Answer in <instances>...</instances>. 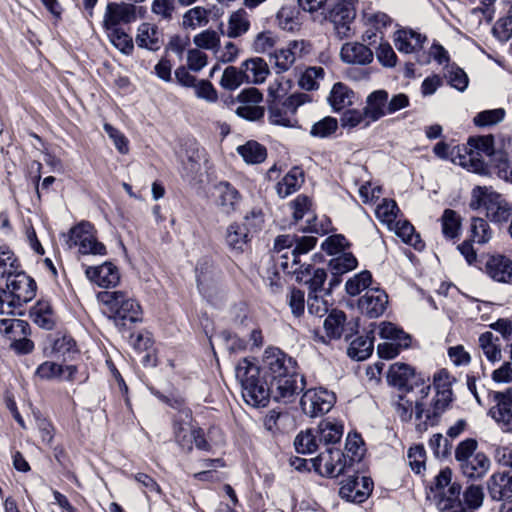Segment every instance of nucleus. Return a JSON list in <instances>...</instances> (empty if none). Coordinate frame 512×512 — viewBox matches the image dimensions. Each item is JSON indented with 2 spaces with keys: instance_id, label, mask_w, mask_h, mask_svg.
Masks as SVG:
<instances>
[{
  "instance_id": "obj_2",
  "label": "nucleus",
  "mask_w": 512,
  "mask_h": 512,
  "mask_svg": "<svg viewBox=\"0 0 512 512\" xmlns=\"http://www.w3.org/2000/svg\"><path fill=\"white\" fill-rule=\"evenodd\" d=\"M98 301L114 324L121 330L142 321V309L139 303L122 291H105L97 295Z\"/></svg>"
},
{
  "instance_id": "obj_12",
  "label": "nucleus",
  "mask_w": 512,
  "mask_h": 512,
  "mask_svg": "<svg viewBox=\"0 0 512 512\" xmlns=\"http://www.w3.org/2000/svg\"><path fill=\"white\" fill-rule=\"evenodd\" d=\"M270 380L297 376L296 361L279 349H270L265 354Z\"/></svg>"
},
{
  "instance_id": "obj_54",
  "label": "nucleus",
  "mask_w": 512,
  "mask_h": 512,
  "mask_svg": "<svg viewBox=\"0 0 512 512\" xmlns=\"http://www.w3.org/2000/svg\"><path fill=\"white\" fill-rule=\"evenodd\" d=\"M292 215L295 223L307 216V222L315 219L311 210L312 202L305 195H298L291 203Z\"/></svg>"
},
{
  "instance_id": "obj_29",
  "label": "nucleus",
  "mask_w": 512,
  "mask_h": 512,
  "mask_svg": "<svg viewBox=\"0 0 512 512\" xmlns=\"http://www.w3.org/2000/svg\"><path fill=\"white\" fill-rule=\"evenodd\" d=\"M341 59L348 64L366 65L372 62L373 52L364 44L349 42L342 46Z\"/></svg>"
},
{
  "instance_id": "obj_32",
  "label": "nucleus",
  "mask_w": 512,
  "mask_h": 512,
  "mask_svg": "<svg viewBox=\"0 0 512 512\" xmlns=\"http://www.w3.org/2000/svg\"><path fill=\"white\" fill-rule=\"evenodd\" d=\"M243 75L247 83L261 84L270 73L266 61L259 57L247 59L241 64Z\"/></svg>"
},
{
  "instance_id": "obj_56",
  "label": "nucleus",
  "mask_w": 512,
  "mask_h": 512,
  "mask_svg": "<svg viewBox=\"0 0 512 512\" xmlns=\"http://www.w3.org/2000/svg\"><path fill=\"white\" fill-rule=\"evenodd\" d=\"M324 69L322 67H308L300 75L298 85L306 91L317 90L319 88L318 81L324 77Z\"/></svg>"
},
{
  "instance_id": "obj_35",
  "label": "nucleus",
  "mask_w": 512,
  "mask_h": 512,
  "mask_svg": "<svg viewBox=\"0 0 512 512\" xmlns=\"http://www.w3.org/2000/svg\"><path fill=\"white\" fill-rule=\"evenodd\" d=\"M426 37L414 30H399L395 38V46L400 52L412 53L422 48Z\"/></svg>"
},
{
  "instance_id": "obj_21",
  "label": "nucleus",
  "mask_w": 512,
  "mask_h": 512,
  "mask_svg": "<svg viewBox=\"0 0 512 512\" xmlns=\"http://www.w3.org/2000/svg\"><path fill=\"white\" fill-rule=\"evenodd\" d=\"M487 275L494 281L512 285V259L502 254L490 256L485 264Z\"/></svg>"
},
{
  "instance_id": "obj_8",
  "label": "nucleus",
  "mask_w": 512,
  "mask_h": 512,
  "mask_svg": "<svg viewBox=\"0 0 512 512\" xmlns=\"http://www.w3.org/2000/svg\"><path fill=\"white\" fill-rule=\"evenodd\" d=\"M312 463L320 475L335 478L353 466V458L347 459L345 453L340 449L327 447L312 459Z\"/></svg>"
},
{
  "instance_id": "obj_41",
  "label": "nucleus",
  "mask_w": 512,
  "mask_h": 512,
  "mask_svg": "<svg viewBox=\"0 0 512 512\" xmlns=\"http://www.w3.org/2000/svg\"><path fill=\"white\" fill-rule=\"evenodd\" d=\"M319 443L329 447V445H334L338 443L343 435V427L340 424L325 420L322 421L318 427L316 428Z\"/></svg>"
},
{
  "instance_id": "obj_34",
  "label": "nucleus",
  "mask_w": 512,
  "mask_h": 512,
  "mask_svg": "<svg viewBox=\"0 0 512 512\" xmlns=\"http://www.w3.org/2000/svg\"><path fill=\"white\" fill-rule=\"evenodd\" d=\"M388 93L385 90L372 92L366 99V106L363 108L368 121L375 122L387 113Z\"/></svg>"
},
{
  "instance_id": "obj_38",
  "label": "nucleus",
  "mask_w": 512,
  "mask_h": 512,
  "mask_svg": "<svg viewBox=\"0 0 512 512\" xmlns=\"http://www.w3.org/2000/svg\"><path fill=\"white\" fill-rule=\"evenodd\" d=\"M29 324L21 319H1L0 334L10 342V344L24 335H29Z\"/></svg>"
},
{
  "instance_id": "obj_9",
  "label": "nucleus",
  "mask_w": 512,
  "mask_h": 512,
  "mask_svg": "<svg viewBox=\"0 0 512 512\" xmlns=\"http://www.w3.org/2000/svg\"><path fill=\"white\" fill-rule=\"evenodd\" d=\"M336 401L335 394L324 388L307 390L300 401L303 412L314 418L328 413Z\"/></svg>"
},
{
  "instance_id": "obj_1",
  "label": "nucleus",
  "mask_w": 512,
  "mask_h": 512,
  "mask_svg": "<svg viewBox=\"0 0 512 512\" xmlns=\"http://www.w3.org/2000/svg\"><path fill=\"white\" fill-rule=\"evenodd\" d=\"M235 374L241 384L245 402L253 407H265L272 397L271 384L261 378L256 362L243 358L237 364Z\"/></svg>"
},
{
  "instance_id": "obj_43",
  "label": "nucleus",
  "mask_w": 512,
  "mask_h": 512,
  "mask_svg": "<svg viewBox=\"0 0 512 512\" xmlns=\"http://www.w3.org/2000/svg\"><path fill=\"white\" fill-rule=\"evenodd\" d=\"M303 182L302 171L299 168H293L277 183V193L281 198H285L296 192Z\"/></svg>"
},
{
  "instance_id": "obj_6",
  "label": "nucleus",
  "mask_w": 512,
  "mask_h": 512,
  "mask_svg": "<svg viewBox=\"0 0 512 512\" xmlns=\"http://www.w3.org/2000/svg\"><path fill=\"white\" fill-rule=\"evenodd\" d=\"M461 490L460 483L452 481L451 469H442L435 477L434 487L432 488L438 509L446 511L459 506Z\"/></svg>"
},
{
  "instance_id": "obj_10",
  "label": "nucleus",
  "mask_w": 512,
  "mask_h": 512,
  "mask_svg": "<svg viewBox=\"0 0 512 512\" xmlns=\"http://www.w3.org/2000/svg\"><path fill=\"white\" fill-rule=\"evenodd\" d=\"M340 484V497L352 503L360 504L365 502L373 490L372 479L357 473L343 479Z\"/></svg>"
},
{
  "instance_id": "obj_44",
  "label": "nucleus",
  "mask_w": 512,
  "mask_h": 512,
  "mask_svg": "<svg viewBox=\"0 0 512 512\" xmlns=\"http://www.w3.org/2000/svg\"><path fill=\"white\" fill-rule=\"evenodd\" d=\"M479 348L483 354L492 363L501 360V347L500 339L492 332L487 331L482 333L478 339Z\"/></svg>"
},
{
  "instance_id": "obj_36",
  "label": "nucleus",
  "mask_w": 512,
  "mask_h": 512,
  "mask_svg": "<svg viewBox=\"0 0 512 512\" xmlns=\"http://www.w3.org/2000/svg\"><path fill=\"white\" fill-rule=\"evenodd\" d=\"M197 449L206 452H214L225 443V437L222 430L212 426L206 432L200 428L198 434Z\"/></svg>"
},
{
  "instance_id": "obj_27",
  "label": "nucleus",
  "mask_w": 512,
  "mask_h": 512,
  "mask_svg": "<svg viewBox=\"0 0 512 512\" xmlns=\"http://www.w3.org/2000/svg\"><path fill=\"white\" fill-rule=\"evenodd\" d=\"M174 439L177 445L185 452H191L193 445L197 448L198 434L200 427H193L190 420L174 421L173 425Z\"/></svg>"
},
{
  "instance_id": "obj_28",
  "label": "nucleus",
  "mask_w": 512,
  "mask_h": 512,
  "mask_svg": "<svg viewBox=\"0 0 512 512\" xmlns=\"http://www.w3.org/2000/svg\"><path fill=\"white\" fill-rule=\"evenodd\" d=\"M489 495L494 501L512 497V475L509 472H495L487 481Z\"/></svg>"
},
{
  "instance_id": "obj_52",
  "label": "nucleus",
  "mask_w": 512,
  "mask_h": 512,
  "mask_svg": "<svg viewBox=\"0 0 512 512\" xmlns=\"http://www.w3.org/2000/svg\"><path fill=\"white\" fill-rule=\"evenodd\" d=\"M379 335L383 339L398 342V345L403 347L410 345V336L390 322H382L379 325Z\"/></svg>"
},
{
  "instance_id": "obj_5",
  "label": "nucleus",
  "mask_w": 512,
  "mask_h": 512,
  "mask_svg": "<svg viewBox=\"0 0 512 512\" xmlns=\"http://www.w3.org/2000/svg\"><path fill=\"white\" fill-rule=\"evenodd\" d=\"M470 207L473 210L483 208L486 217L498 223L507 221L511 213L504 197L488 187L478 186L473 189Z\"/></svg>"
},
{
  "instance_id": "obj_50",
  "label": "nucleus",
  "mask_w": 512,
  "mask_h": 512,
  "mask_svg": "<svg viewBox=\"0 0 512 512\" xmlns=\"http://www.w3.org/2000/svg\"><path fill=\"white\" fill-rule=\"evenodd\" d=\"M346 315L342 311H333L324 320V329L327 336L338 339L346 329Z\"/></svg>"
},
{
  "instance_id": "obj_30",
  "label": "nucleus",
  "mask_w": 512,
  "mask_h": 512,
  "mask_svg": "<svg viewBox=\"0 0 512 512\" xmlns=\"http://www.w3.org/2000/svg\"><path fill=\"white\" fill-rule=\"evenodd\" d=\"M135 42L140 48L157 51L162 44V34L155 24L144 22L138 26Z\"/></svg>"
},
{
  "instance_id": "obj_64",
  "label": "nucleus",
  "mask_w": 512,
  "mask_h": 512,
  "mask_svg": "<svg viewBox=\"0 0 512 512\" xmlns=\"http://www.w3.org/2000/svg\"><path fill=\"white\" fill-rule=\"evenodd\" d=\"M278 42V37L271 31H263L256 35L253 41V49L257 53H271Z\"/></svg>"
},
{
  "instance_id": "obj_4",
  "label": "nucleus",
  "mask_w": 512,
  "mask_h": 512,
  "mask_svg": "<svg viewBox=\"0 0 512 512\" xmlns=\"http://www.w3.org/2000/svg\"><path fill=\"white\" fill-rule=\"evenodd\" d=\"M465 155L461 156L460 164L468 170L483 174L486 172L487 164L485 158L493 157L494 169L497 174L496 166L499 164L500 157L506 158L505 155L494 151V137L485 135L469 138L465 148Z\"/></svg>"
},
{
  "instance_id": "obj_40",
  "label": "nucleus",
  "mask_w": 512,
  "mask_h": 512,
  "mask_svg": "<svg viewBox=\"0 0 512 512\" xmlns=\"http://www.w3.org/2000/svg\"><path fill=\"white\" fill-rule=\"evenodd\" d=\"M356 16L352 2L347 0L338 1L330 11V19L336 26L347 27Z\"/></svg>"
},
{
  "instance_id": "obj_60",
  "label": "nucleus",
  "mask_w": 512,
  "mask_h": 512,
  "mask_svg": "<svg viewBox=\"0 0 512 512\" xmlns=\"http://www.w3.org/2000/svg\"><path fill=\"white\" fill-rule=\"evenodd\" d=\"M193 42L198 48L211 50L215 54L220 46V36L216 31L207 29L195 35Z\"/></svg>"
},
{
  "instance_id": "obj_51",
  "label": "nucleus",
  "mask_w": 512,
  "mask_h": 512,
  "mask_svg": "<svg viewBox=\"0 0 512 512\" xmlns=\"http://www.w3.org/2000/svg\"><path fill=\"white\" fill-rule=\"evenodd\" d=\"M108 38L112 45L120 52L130 55L133 52L134 44L132 37L127 34L122 28L119 29H105Z\"/></svg>"
},
{
  "instance_id": "obj_57",
  "label": "nucleus",
  "mask_w": 512,
  "mask_h": 512,
  "mask_svg": "<svg viewBox=\"0 0 512 512\" xmlns=\"http://www.w3.org/2000/svg\"><path fill=\"white\" fill-rule=\"evenodd\" d=\"M208 10L197 6L189 9L183 15L182 25L184 28L195 29L208 23Z\"/></svg>"
},
{
  "instance_id": "obj_33",
  "label": "nucleus",
  "mask_w": 512,
  "mask_h": 512,
  "mask_svg": "<svg viewBox=\"0 0 512 512\" xmlns=\"http://www.w3.org/2000/svg\"><path fill=\"white\" fill-rule=\"evenodd\" d=\"M249 241V232L245 224L231 223L228 225L225 233V243L227 247L239 254L242 253Z\"/></svg>"
},
{
  "instance_id": "obj_39",
  "label": "nucleus",
  "mask_w": 512,
  "mask_h": 512,
  "mask_svg": "<svg viewBox=\"0 0 512 512\" xmlns=\"http://www.w3.org/2000/svg\"><path fill=\"white\" fill-rule=\"evenodd\" d=\"M33 321L41 328L50 330L54 327L56 317L49 301L39 300L31 310Z\"/></svg>"
},
{
  "instance_id": "obj_37",
  "label": "nucleus",
  "mask_w": 512,
  "mask_h": 512,
  "mask_svg": "<svg viewBox=\"0 0 512 512\" xmlns=\"http://www.w3.org/2000/svg\"><path fill=\"white\" fill-rule=\"evenodd\" d=\"M295 112L284 106H280L277 102H271L268 110V120L273 125L293 128L297 126Z\"/></svg>"
},
{
  "instance_id": "obj_3",
  "label": "nucleus",
  "mask_w": 512,
  "mask_h": 512,
  "mask_svg": "<svg viewBox=\"0 0 512 512\" xmlns=\"http://www.w3.org/2000/svg\"><path fill=\"white\" fill-rule=\"evenodd\" d=\"M430 385H422L420 398L415 401L416 429L426 431L429 425H434L438 418L449 408L453 401V393L436 392L431 401L427 400Z\"/></svg>"
},
{
  "instance_id": "obj_62",
  "label": "nucleus",
  "mask_w": 512,
  "mask_h": 512,
  "mask_svg": "<svg viewBox=\"0 0 512 512\" xmlns=\"http://www.w3.org/2000/svg\"><path fill=\"white\" fill-rule=\"evenodd\" d=\"M341 126L343 128H354L359 125H363V127H368L371 124V121H368V117H366V113L364 109H349L346 110L341 116Z\"/></svg>"
},
{
  "instance_id": "obj_45",
  "label": "nucleus",
  "mask_w": 512,
  "mask_h": 512,
  "mask_svg": "<svg viewBox=\"0 0 512 512\" xmlns=\"http://www.w3.org/2000/svg\"><path fill=\"white\" fill-rule=\"evenodd\" d=\"M354 92L343 83H336L329 95V103L335 111H340L353 103Z\"/></svg>"
},
{
  "instance_id": "obj_25",
  "label": "nucleus",
  "mask_w": 512,
  "mask_h": 512,
  "mask_svg": "<svg viewBox=\"0 0 512 512\" xmlns=\"http://www.w3.org/2000/svg\"><path fill=\"white\" fill-rule=\"evenodd\" d=\"M298 282L304 283L309 288V293H318L322 290L327 278V273L322 268H313L310 264H305L292 269Z\"/></svg>"
},
{
  "instance_id": "obj_20",
  "label": "nucleus",
  "mask_w": 512,
  "mask_h": 512,
  "mask_svg": "<svg viewBox=\"0 0 512 512\" xmlns=\"http://www.w3.org/2000/svg\"><path fill=\"white\" fill-rule=\"evenodd\" d=\"M86 277L102 288L115 287L120 281L118 268L111 262H105L99 266H87Z\"/></svg>"
},
{
  "instance_id": "obj_55",
  "label": "nucleus",
  "mask_w": 512,
  "mask_h": 512,
  "mask_svg": "<svg viewBox=\"0 0 512 512\" xmlns=\"http://www.w3.org/2000/svg\"><path fill=\"white\" fill-rule=\"evenodd\" d=\"M357 266V259L350 252H343L339 255H335L329 261V267L333 274H344L347 273Z\"/></svg>"
},
{
  "instance_id": "obj_19",
  "label": "nucleus",
  "mask_w": 512,
  "mask_h": 512,
  "mask_svg": "<svg viewBox=\"0 0 512 512\" xmlns=\"http://www.w3.org/2000/svg\"><path fill=\"white\" fill-rule=\"evenodd\" d=\"M388 295L380 288H370L359 299L358 306L361 312L370 318L381 316L386 310Z\"/></svg>"
},
{
  "instance_id": "obj_24",
  "label": "nucleus",
  "mask_w": 512,
  "mask_h": 512,
  "mask_svg": "<svg viewBox=\"0 0 512 512\" xmlns=\"http://www.w3.org/2000/svg\"><path fill=\"white\" fill-rule=\"evenodd\" d=\"M197 287L199 292L208 300L213 301L220 292L218 276L208 263L196 267Z\"/></svg>"
},
{
  "instance_id": "obj_46",
  "label": "nucleus",
  "mask_w": 512,
  "mask_h": 512,
  "mask_svg": "<svg viewBox=\"0 0 512 512\" xmlns=\"http://www.w3.org/2000/svg\"><path fill=\"white\" fill-rule=\"evenodd\" d=\"M320 445L316 429H307L306 431H302L294 440L295 449L301 454L314 453L319 449Z\"/></svg>"
},
{
  "instance_id": "obj_48",
  "label": "nucleus",
  "mask_w": 512,
  "mask_h": 512,
  "mask_svg": "<svg viewBox=\"0 0 512 512\" xmlns=\"http://www.w3.org/2000/svg\"><path fill=\"white\" fill-rule=\"evenodd\" d=\"M493 237V230L486 220L473 217L470 224V238L473 243L484 245Z\"/></svg>"
},
{
  "instance_id": "obj_49",
  "label": "nucleus",
  "mask_w": 512,
  "mask_h": 512,
  "mask_svg": "<svg viewBox=\"0 0 512 512\" xmlns=\"http://www.w3.org/2000/svg\"><path fill=\"white\" fill-rule=\"evenodd\" d=\"M238 153L245 162L250 164L261 163L266 159V148L256 141H248L246 144L238 147Z\"/></svg>"
},
{
  "instance_id": "obj_47",
  "label": "nucleus",
  "mask_w": 512,
  "mask_h": 512,
  "mask_svg": "<svg viewBox=\"0 0 512 512\" xmlns=\"http://www.w3.org/2000/svg\"><path fill=\"white\" fill-rule=\"evenodd\" d=\"M250 28V21L247 13L240 9L233 12L228 19L226 35L229 38H238L245 34Z\"/></svg>"
},
{
  "instance_id": "obj_53",
  "label": "nucleus",
  "mask_w": 512,
  "mask_h": 512,
  "mask_svg": "<svg viewBox=\"0 0 512 512\" xmlns=\"http://www.w3.org/2000/svg\"><path fill=\"white\" fill-rule=\"evenodd\" d=\"M398 212L399 209L396 202L388 199H383L382 203L375 209L377 219L387 225L388 228L394 225Z\"/></svg>"
},
{
  "instance_id": "obj_61",
  "label": "nucleus",
  "mask_w": 512,
  "mask_h": 512,
  "mask_svg": "<svg viewBox=\"0 0 512 512\" xmlns=\"http://www.w3.org/2000/svg\"><path fill=\"white\" fill-rule=\"evenodd\" d=\"M244 82L246 81L242 68L240 67V69H238L234 66L225 68L220 80L221 86L227 90H235Z\"/></svg>"
},
{
  "instance_id": "obj_58",
  "label": "nucleus",
  "mask_w": 512,
  "mask_h": 512,
  "mask_svg": "<svg viewBox=\"0 0 512 512\" xmlns=\"http://www.w3.org/2000/svg\"><path fill=\"white\" fill-rule=\"evenodd\" d=\"M442 232L448 238H455L459 235L461 227V218L458 213L451 209H446L441 217Z\"/></svg>"
},
{
  "instance_id": "obj_14",
  "label": "nucleus",
  "mask_w": 512,
  "mask_h": 512,
  "mask_svg": "<svg viewBox=\"0 0 512 512\" xmlns=\"http://www.w3.org/2000/svg\"><path fill=\"white\" fill-rule=\"evenodd\" d=\"M490 396L495 403L489 410L490 416L506 430L512 431V386Z\"/></svg>"
},
{
  "instance_id": "obj_17",
  "label": "nucleus",
  "mask_w": 512,
  "mask_h": 512,
  "mask_svg": "<svg viewBox=\"0 0 512 512\" xmlns=\"http://www.w3.org/2000/svg\"><path fill=\"white\" fill-rule=\"evenodd\" d=\"M240 105L236 108V114L249 121H256L263 117L264 109L259 106L262 94L256 88L243 90L238 95Z\"/></svg>"
},
{
  "instance_id": "obj_13",
  "label": "nucleus",
  "mask_w": 512,
  "mask_h": 512,
  "mask_svg": "<svg viewBox=\"0 0 512 512\" xmlns=\"http://www.w3.org/2000/svg\"><path fill=\"white\" fill-rule=\"evenodd\" d=\"M137 19L136 7L129 3L110 2L106 6L103 17L104 29H119Z\"/></svg>"
},
{
  "instance_id": "obj_18",
  "label": "nucleus",
  "mask_w": 512,
  "mask_h": 512,
  "mask_svg": "<svg viewBox=\"0 0 512 512\" xmlns=\"http://www.w3.org/2000/svg\"><path fill=\"white\" fill-rule=\"evenodd\" d=\"M316 243L317 238L314 236L301 237L293 249L287 250L280 255V267L287 273L293 274L292 269L303 265L301 263V256L312 250Z\"/></svg>"
},
{
  "instance_id": "obj_26",
  "label": "nucleus",
  "mask_w": 512,
  "mask_h": 512,
  "mask_svg": "<svg viewBox=\"0 0 512 512\" xmlns=\"http://www.w3.org/2000/svg\"><path fill=\"white\" fill-rule=\"evenodd\" d=\"M387 381L390 385L406 391L411 390L413 384H417L414 368L401 362L390 366Z\"/></svg>"
},
{
  "instance_id": "obj_16",
  "label": "nucleus",
  "mask_w": 512,
  "mask_h": 512,
  "mask_svg": "<svg viewBox=\"0 0 512 512\" xmlns=\"http://www.w3.org/2000/svg\"><path fill=\"white\" fill-rule=\"evenodd\" d=\"M6 288L19 306L31 301L36 295L35 281L23 272H17L7 278Z\"/></svg>"
},
{
  "instance_id": "obj_15",
  "label": "nucleus",
  "mask_w": 512,
  "mask_h": 512,
  "mask_svg": "<svg viewBox=\"0 0 512 512\" xmlns=\"http://www.w3.org/2000/svg\"><path fill=\"white\" fill-rule=\"evenodd\" d=\"M215 203L220 213L231 216L239 211L242 196L229 182L222 181L215 186Z\"/></svg>"
},
{
  "instance_id": "obj_22",
  "label": "nucleus",
  "mask_w": 512,
  "mask_h": 512,
  "mask_svg": "<svg viewBox=\"0 0 512 512\" xmlns=\"http://www.w3.org/2000/svg\"><path fill=\"white\" fill-rule=\"evenodd\" d=\"M272 397L276 401H290L294 395L303 390L305 380L302 376H293L288 378H278L270 380Z\"/></svg>"
},
{
  "instance_id": "obj_31",
  "label": "nucleus",
  "mask_w": 512,
  "mask_h": 512,
  "mask_svg": "<svg viewBox=\"0 0 512 512\" xmlns=\"http://www.w3.org/2000/svg\"><path fill=\"white\" fill-rule=\"evenodd\" d=\"M463 475L469 479H482L490 470L491 461L483 452H477L474 457L459 464Z\"/></svg>"
},
{
  "instance_id": "obj_23",
  "label": "nucleus",
  "mask_w": 512,
  "mask_h": 512,
  "mask_svg": "<svg viewBox=\"0 0 512 512\" xmlns=\"http://www.w3.org/2000/svg\"><path fill=\"white\" fill-rule=\"evenodd\" d=\"M77 373L75 365L62 366L53 361H45L41 363L36 371L35 376L41 380L52 381H74Z\"/></svg>"
},
{
  "instance_id": "obj_11",
  "label": "nucleus",
  "mask_w": 512,
  "mask_h": 512,
  "mask_svg": "<svg viewBox=\"0 0 512 512\" xmlns=\"http://www.w3.org/2000/svg\"><path fill=\"white\" fill-rule=\"evenodd\" d=\"M307 53L306 43L303 40L290 41L281 49H276L269 54L270 63L277 74L288 71L298 58Z\"/></svg>"
},
{
  "instance_id": "obj_63",
  "label": "nucleus",
  "mask_w": 512,
  "mask_h": 512,
  "mask_svg": "<svg viewBox=\"0 0 512 512\" xmlns=\"http://www.w3.org/2000/svg\"><path fill=\"white\" fill-rule=\"evenodd\" d=\"M505 114L506 112L503 108L484 110L474 117L473 122L479 127L491 126L503 121Z\"/></svg>"
},
{
  "instance_id": "obj_7",
  "label": "nucleus",
  "mask_w": 512,
  "mask_h": 512,
  "mask_svg": "<svg viewBox=\"0 0 512 512\" xmlns=\"http://www.w3.org/2000/svg\"><path fill=\"white\" fill-rule=\"evenodd\" d=\"M67 243L70 248L77 246L82 255L103 256L107 252L105 245L98 241L94 226L86 221H82L70 229Z\"/></svg>"
},
{
  "instance_id": "obj_42",
  "label": "nucleus",
  "mask_w": 512,
  "mask_h": 512,
  "mask_svg": "<svg viewBox=\"0 0 512 512\" xmlns=\"http://www.w3.org/2000/svg\"><path fill=\"white\" fill-rule=\"evenodd\" d=\"M372 333L373 331H370L365 337L359 336L350 343L347 350L349 357L357 361H363L372 354L374 347V337L370 336Z\"/></svg>"
},
{
  "instance_id": "obj_59",
  "label": "nucleus",
  "mask_w": 512,
  "mask_h": 512,
  "mask_svg": "<svg viewBox=\"0 0 512 512\" xmlns=\"http://www.w3.org/2000/svg\"><path fill=\"white\" fill-rule=\"evenodd\" d=\"M371 282V273L369 271H362L346 282L345 289L349 295L356 296L362 291L370 289Z\"/></svg>"
}]
</instances>
